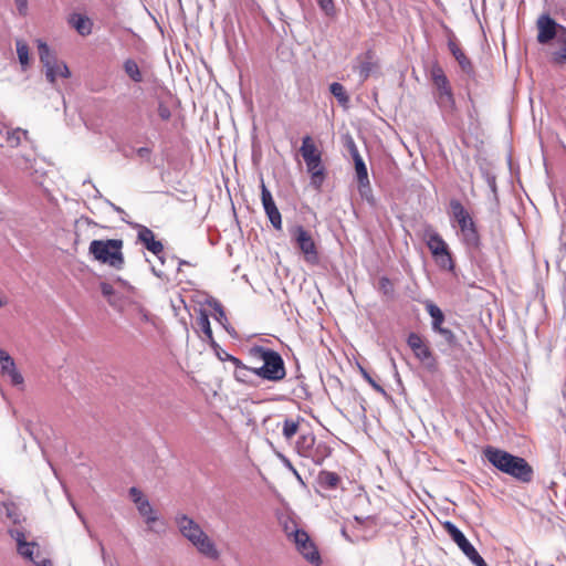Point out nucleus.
Wrapping results in <instances>:
<instances>
[{"label": "nucleus", "instance_id": "1", "mask_svg": "<svg viewBox=\"0 0 566 566\" xmlns=\"http://www.w3.org/2000/svg\"><path fill=\"white\" fill-rule=\"evenodd\" d=\"M483 454L494 468L515 480L522 483H530L533 480L534 470L524 458L491 446L483 450Z\"/></svg>", "mask_w": 566, "mask_h": 566}, {"label": "nucleus", "instance_id": "2", "mask_svg": "<svg viewBox=\"0 0 566 566\" xmlns=\"http://www.w3.org/2000/svg\"><path fill=\"white\" fill-rule=\"evenodd\" d=\"M175 523L181 535L187 538L201 555L212 560H217L220 557L213 541L195 520L186 514H177L175 516Z\"/></svg>", "mask_w": 566, "mask_h": 566}, {"label": "nucleus", "instance_id": "3", "mask_svg": "<svg viewBox=\"0 0 566 566\" xmlns=\"http://www.w3.org/2000/svg\"><path fill=\"white\" fill-rule=\"evenodd\" d=\"M250 354L252 357L263 361L261 367L253 369L254 375L273 382L281 381L285 378V364L277 352L264 346H254L250 349Z\"/></svg>", "mask_w": 566, "mask_h": 566}, {"label": "nucleus", "instance_id": "4", "mask_svg": "<svg viewBox=\"0 0 566 566\" xmlns=\"http://www.w3.org/2000/svg\"><path fill=\"white\" fill-rule=\"evenodd\" d=\"M123 247L122 239L93 240L90 243L88 252L99 263L122 270L125 264Z\"/></svg>", "mask_w": 566, "mask_h": 566}, {"label": "nucleus", "instance_id": "5", "mask_svg": "<svg viewBox=\"0 0 566 566\" xmlns=\"http://www.w3.org/2000/svg\"><path fill=\"white\" fill-rule=\"evenodd\" d=\"M450 213L459 227V235L462 242L472 249L480 247V234L478 227L464 206L457 199L450 201Z\"/></svg>", "mask_w": 566, "mask_h": 566}, {"label": "nucleus", "instance_id": "6", "mask_svg": "<svg viewBox=\"0 0 566 566\" xmlns=\"http://www.w3.org/2000/svg\"><path fill=\"white\" fill-rule=\"evenodd\" d=\"M430 78L437 88L436 102L440 109L448 114H454L457 105L452 87L443 69L438 63L431 66Z\"/></svg>", "mask_w": 566, "mask_h": 566}, {"label": "nucleus", "instance_id": "7", "mask_svg": "<svg viewBox=\"0 0 566 566\" xmlns=\"http://www.w3.org/2000/svg\"><path fill=\"white\" fill-rule=\"evenodd\" d=\"M422 239L436 263L443 270L452 271L454 269V262L448 244L432 226L428 224L424 227Z\"/></svg>", "mask_w": 566, "mask_h": 566}, {"label": "nucleus", "instance_id": "8", "mask_svg": "<svg viewBox=\"0 0 566 566\" xmlns=\"http://www.w3.org/2000/svg\"><path fill=\"white\" fill-rule=\"evenodd\" d=\"M289 232L293 243L303 254L304 260L310 264H317L318 250L311 231L301 224H294L289 228Z\"/></svg>", "mask_w": 566, "mask_h": 566}, {"label": "nucleus", "instance_id": "9", "mask_svg": "<svg viewBox=\"0 0 566 566\" xmlns=\"http://www.w3.org/2000/svg\"><path fill=\"white\" fill-rule=\"evenodd\" d=\"M407 344L412 350L415 357L422 364V366L434 373L438 369V360L427 339L417 333H410L407 337Z\"/></svg>", "mask_w": 566, "mask_h": 566}, {"label": "nucleus", "instance_id": "10", "mask_svg": "<svg viewBox=\"0 0 566 566\" xmlns=\"http://www.w3.org/2000/svg\"><path fill=\"white\" fill-rule=\"evenodd\" d=\"M560 28L565 27L558 24L549 14H541L536 20L537 42L544 45L549 43L552 40L556 41L560 33Z\"/></svg>", "mask_w": 566, "mask_h": 566}, {"label": "nucleus", "instance_id": "11", "mask_svg": "<svg viewBox=\"0 0 566 566\" xmlns=\"http://www.w3.org/2000/svg\"><path fill=\"white\" fill-rule=\"evenodd\" d=\"M292 541L298 553L302 554L307 562L316 566L321 564L319 553L305 531L302 530L300 533H295V537Z\"/></svg>", "mask_w": 566, "mask_h": 566}, {"label": "nucleus", "instance_id": "12", "mask_svg": "<svg viewBox=\"0 0 566 566\" xmlns=\"http://www.w3.org/2000/svg\"><path fill=\"white\" fill-rule=\"evenodd\" d=\"M426 310L432 318V329L439 333L448 344L453 345L455 343V335L451 329L442 327L444 314L440 307L433 303H428Z\"/></svg>", "mask_w": 566, "mask_h": 566}, {"label": "nucleus", "instance_id": "13", "mask_svg": "<svg viewBox=\"0 0 566 566\" xmlns=\"http://www.w3.org/2000/svg\"><path fill=\"white\" fill-rule=\"evenodd\" d=\"M261 200L264 208V211L271 222V224L276 230H282V217L281 213L273 200V197L270 190L266 188L265 184L261 182Z\"/></svg>", "mask_w": 566, "mask_h": 566}, {"label": "nucleus", "instance_id": "14", "mask_svg": "<svg viewBox=\"0 0 566 566\" xmlns=\"http://www.w3.org/2000/svg\"><path fill=\"white\" fill-rule=\"evenodd\" d=\"M443 528L447 531L450 537L454 541V543L459 546V548L468 558H470V556H473L478 552L473 547V545L468 541L464 534L453 523H443Z\"/></svg>", "mask_w": 566, "mask_h": 566}, {"label": "nucleus", "instance_id": "15", "mask_svg": "<svg viewBox=\"0 0 566 566\" xmlns=\"http://www.w3.org/2000/svg\"><path fill=\"white\" fill-rule=\"evenodd\" d=\"M38 50H39L40 61L45 67L46 80L51 84H54L55 83V60L56 59L51 53L49 45L41 40H38Z\"/></svg>", "mask_w": 566, "mask_h": 566}, {"label": "nucleus", "instance_id": "16", "mask_svg": "<svg viewBox=\"0 0 566 566\" xmlns=\"http://www.w3.org/2000/svg\"><path fill=\"white\" fill-rule=\"evenodd\" d=\"M1 374L8 376L13 386L22 385L24 379L15 367L13 358L3 349H0Z\"/></svg>", "mask_w": 566, "mask_h": 566}, {"label": "nucleus", "instance_id": "17", "mask_svg": "<svg viewBox=\"0 0 566 566\" xmlns=\"http://www.w3.org/2000/svg\"><path fill=\"white\" fill-rule=\"evenodd\" d=\"M549 62L553 65H566V28H560V33L549 53Z\"/></svg>", "mask_w": 566, "mask_h": 566}, {"label": "nucleus", "instance_id": "18", "mask_svg": "<svg viewBox=\"0 0 566 566\" xmlns=\"http://www.w3.org/2000/svg\"><path fill=\"white\" fill-rule=\"evenodd\" d=\"M137 238L145 245V248L155 255H159L164 252L163 243L155 239V234L149 228L145 226H138Z\"/></svg>", "mask_w": 566, "mask_h": 566}, {"label": "nucleus", "instance_id": "19", "mask_svg": "<svg viewBox=\"0 0 566 566\" xmlns=\"http://www.w3.org/2000/svg\"><path fill=\"white\" fill-rule=\"evenodd\" d=\"M354 163L358 181V189L360 195L365 196L367 191H370V182L368 178L367 167L357 151L354 153Z\"/></svg>", "mask_w": 566, "mask_h": 566}, {"label": "nucleus", "instance_id": "20", "mask_svg": "<svg viewBox=\"0 0 566 566\" xmlns=\"http://www.w3.org/2000/svg\"><path fill=\"white\" fill-rule=\"evenodd\" d=\"M376 67L375 62V52L373 50H368L365 53L357 56V71L359 73V76L361 81H366L369 76L373 70Z\"/></svg>", "mask_w": 566, "mask_h": 566}, {"label": "nucleus", "instance_id": "21", "mask_svg": "<svg viewBox=\"0 0 566 566\" xmlns=\"http://www.w3.org/2000/svg\"><path fill=\"white\" fill-rule=\"evenodd\" d=\"M307 172L311 176V185L321 190L323 182L326 178V169L323 165L322 158L315 161L306 163Z\"/></svg>", "mask_w": 566, "mask_h": 566}, {"label": "nucleus", "instance_id": "22", "mask_svg": "<svg viewBox=\"0 0 566 566\" xmlns=\"http://www.w3.org/2000/svg\"><path fill=\"white\" fill-rule=\"evenodd\" d=\"M300 153L305 164L322 158V151L317 148L311 136L303 137Z\"/></svg>", "mask_w": 566, "mask_h": 566}, {"label": "nucleus", "instance_id": "23", "mask_svg": "<svg viewBox=\"0 0 566 566\" xmlns=\"http://www.w3.org/2000/svg\"><path fill=\"white\" fill-rule=\"evenodd\" d=\"M316 442V438L312 432L303 433L295 443L296 452L304 458L311 455V451Z\"/></svg>", "mask_w": 566, "mask_h": 566}, {"label": "nucleus", "instance_id": "24", "mask_svg": "<svg viewBox=\"0 0 566 566\" xmlns=\"http://www.w3.org/2000/svg\"><path fill=\"white\" fill-rule=\"evenodd\" d=\"M70 24L83 36L92 33V21L82 14H73L70 18Z\"/></svg>", "mask_w": 566, "mask_h": 566}, {"label": "nucleus", "instance_id": "25", "mask_svg": "<svg viewBox=\"0 0 566 566\" xmlns=\"http://www.w3.org/2000/svg\"><path fill=\"white\" fill-rule=\"evenodd\" d=\"M196 327L197 332H201L209 343H214L209 315L205 310L199 311V314L196 318Z\"/></svg>", "mask_w": 566, "mask_h": 566}, {"label": "nucleus", "instance_id": "26", "mask_svg": "<svg viewBox=\"0 0 566 566\" xmlns=\"http://www.w3.org/2000/svg\"><path fill=\"white\" fill-rule=\"evenodd\" d=\"M332 454V448L325 442H315L311 455L307 458L311 459L316 464H322L325 459H327Z\"/></svg>", "mask_w": 566, "mask_h": 566}, {"label": "nucleus", "instance_id": "27", "mask_svg": "<svg viewBox=\"0 0 566 566\" xmlns=\"http://www.w3.org/2000/svg\"><path fill=\"white\" fill-rule=\"evenodd\" d=\"M304 419L300 416L296 418H285L282 424V434L286 440H291L298 432L301 422Z\"/></svg>", "mask_w": 566, "mask_h": 566}, {"label": "nucleus", "instance_id": "28", "mask_svg": "<svg viewBox=\"0 0 566 566\" xmlns=\"http://www.w3.org/2000/svg\"><path fill=\"white\" fill-rule=\"evenodd\" d=\"M123 69L125 74L135 83H140L144 81L143 73L137 64V62L133 59H126L123 63Z\"/></svg>", "mask_w": 566, "mask_h": 566}, {"label": "nucleus", "instance_id": "29", "mask_svg": "<svg viewBox=\"0 0 566 566\" xmlns=\"http://www.w3.org/2000/svg\"><path fill=\"white\" fill-rule=\"evenodd\" d=\"M318 482L322 486L334 490L338 488L340 478L337 473L331 471H322L318 474Z\"/></svg>", "mask_w": 566, "mask_h": 566}, {"label": "nucleus", "instance_id": "30", "mask_svg": "<svg viewBox=\"0 0 566 566\" xmlns=\"http://www.w3.org/2000/svg\"><path fill=\"white\" fill-rule=\"evenodd\" d=\"M137 506V510L139 514L145 518V522L150 525L155 523L158 517L155 513V510L150 505L149 501L146 499L145 501L140 502Z\"/></svg>", "mask_w": 566, "mask_h": 566}, {"label": "nucleus", "instance_id": "31", "mask_svg": "<svg viewBox=\"0 0 566 566\" xmlns=\"http://www.w3.org/2000/svg\"><path fill=\"white\" fill-rule=\"evenodd\" d=\"M17 46V54L19 57V62L22 65V67L25 70L29 66V46L23 40H17L15 42Z\"/></svg>", "mask_w": 566, "mask_h": 566}, {"label": "nucleus", "instance_id": "32", "mask_svg": "<svg viewBox=\"0 0 566 566\" xmlns=\"http://www.w3.org/2000/svg\"><path fill=\"white\" fill-rule=\"evenodd\" d=\"M329 91L342 105H346L349 102V96L347 95L344 86L340 83H332L329 86Z\"/></svg>", "mask_w": 566, "mask_h": 566}, {"label": "nucleus", "instance_id": "33", "mask_svg": "<svg viewBox=\"0 0 566 566\" xmlns=\"http://www.w3.org/2000/svg\"><path fill=\"white\" fill-rule=\"evenodd\" d=\"M453 57L457 60L463 72H465L467 74H472L474 72L470 59L465 55V53L462 50L457 54H453Z\"/></svg>", "mask_w": 566, "mask_h": 566}, {"label": "nucleus", "instance_id": "34", "mask_svg": "<svg viewBox=\"0 0 566 566\" xmlns=\"http://www.w3.org/2000/svg\"><path fill=\"white\" fill-rule=\"evenodd\" d=\"M253 369L254 368H252V367H248L247 365H243L239 369H234L233 376L237 381L243 382V384H249L250 376H251V374H253Z\"/></svg>", "mask_w": 566, "mask_h": 566}, {"label": "nucleus", "instance_id": "35", "mask_svg": "<svg viewBox=\"0 0 566 566\" xmlns=\"http://www.w3.org/2000/svg\"><path fill=\"white\" fill-rule=\"evenodd\" d=\"M34 549H35L34 543H27L24 541L18 539V552L21 556L32 560Z\"/></svg>", "mask_w": 566, "mask_h": 566}, {"label": "nucleus", "instance_id": "36", "mask_svg": "<svg viewBox=\"0 0 566 566\" xmlns=\"http://www.w3.org/2000/svg\"><path fill=\"white\" fill-rule=\"evenodd\" d=\"M27 132L25 130H22L20 128L18 129H14V130H11V132H8L7 134V142L8 144L11 146V147H17L20 145L21 143V137L22 136H27Z\"/></svg>", "mask_w": 566, "mask_h": 566}, {"label": "nucleus", "instance_id": "37", "mask_svg": "<svg viewBox=\"0 0 566 566\" xmlns=\"http://www.w3.org/2000/svg\"><path fill=\"white\" fill-rule=\"evenodd\" d=\"M283 531L290 539H293L295 533H300L302 530H298L293 521H287L283 524Z\"/></svg>", "mask_w": 566, "mask_h": 566}, {"label": "nucleus", "instance_id": "38", "mask_svg": "<svg viewBox=\"0 0 566 566\" xmlns=\"http://www.w3.org/2000/svg\"><path fill=\"white\" fill-rule=\"evenodd\" d=\"M379 290L386 295H391L394 293V285L388 277L382 276L379 280Z\"/></svg>", "mask_w": 566, "mask_h": 566}, {"label": "nucleus", "instance_id": "39", "mask_svg": "<svg viewBox=\"0 0 566 566\" xmlns=\"http://www.w3.org/2000/svg\"><path fill=\"white\" fill-rule=\"evenodd\" d=\"M319 8L325 12L327 15H334L335 13V6L333 0H316Z\"/></svg>", "mask_w": 566, "mask_h": 566}, {"label": "nucleus", "instance_id": "40", "mask_svg": "<svg viewBox=\"0 0 566 566\" xmlns=\"http://www.w3.org/2000/svg\"><path fill=\"white\" fill-rule=\"evenodd\" d=\"M71 73H70V70L67 67V65L63 62H57L55 60V78L57 76H61V77H70Z\"/></svg>", "mask_w": 566, "mask_h": 566}, {"label": "nucleus", "instance_id": "41", "mask_svg": "<svg viewBox=\"0 0 566 566\" xmlns=\"http://www.w3.org/2000/svg\"><path fill=\"white\" fill-rule=\"evenodd\" d=\"M157 113H158V116L160 117V119L166 120V122L169 120L171 117V112H170L168 105H166L164 102L158 103Z\"/></svg>", "mask_w": 566, "mask_h": 566}, {"label": "nucleus", "instance_id": "42", "mask_svg": "<svg viewBox=\"0 0 566 566\" xmlns=\"http://www.w3.org/2000/svg\"><path fill=\"white\" fill-rule=\"evenodd\" d=\"M129 496L136 505L146 500L142 491L135 486L129 489Z\"/></svg>", "mask_w": 566, "mask_h": 566}, {"label": "nucleus", "instance_id": "43", "mask_svg": "<svg viewBox=\"0 0 566 566\" xmlns=\"http://www.w3.org/2000/svg\"><path fill=\"white\" fill-rule=\"evenodd\" d=\"M101 292L102 294L108 298V302L112 304L111 296L114 294V287L106 282H103L101 284Z\"/></svg>", "mask_w": 566, "mask_h": 566}, {"label": "nucleus", "instance_id": "44", "mask_svg": "<svg viewBox=\"0 0 566 566\" xmlns=\"http://www.w3.org/2000/svg\"><path fill=\"white\" fill-rule=\"evenodd\" d=\"M214 310H216V312H217V317H216V318H217L221 324H223V322H227V315H226V313H224V310H223L222 305H221V304H219V303H217V304H216V306H214Z\"/></svg>", "mask_w": 566, "mask_h": 566}, {"label": "nucleus", "instance_id": "45", "mask_svg": "<svg viewBox=\"0 0 566 566\" xmlns=\"http://www.w3.org/2000/svg\"><path fill=\"white\" fill-rule=\"evenodd\" d=\"M15 7L20 14L25 15L28 11V1L27 0H14Z\"/></svg>", "mask_w": 566, "mask_h": 566}, {"label": "nucleus", "instance_id": "46", "mask_svg": "<svg viewBox=\"0 0 566 566\" xmlns=\"http://www.w3.org/2000/svg\"><path fill=\"white\" fill-rule=\"evenodd\" d=\"M448 48L451 52V54H457L458 52H460L462 49L460 48L459 43L457 42V40L454 39H450L449 42H448Z\"/></svg>", "mask_w": 566, "mask_h": 566}, {"label": "nucleus", "instance_id": "47", "mask_svg": "<svg viewBox=\"0 0 566 566\" xmlns=\"http://www.w3.org/2000/svg\"><path fill=\"white\" fill-rule=\"evenodd\" d=\"M475 566H488L485 560L480 556V554L476 552L473 556H470L469 558Z\"/></svg>", "mask_w": 566, "mask_h": 566}, {"label": "nucleus", "instance_id": "48", "mask_svg": "<svg viewBox=\"0 0 566 566\" xmlns=\"http://www.w3.org/2000/svg\"><path fill=\"white\" fill-rule=\"evenodd\" d=\"M227 360L234 366V369H239L244 365L239 358L232 355H227Z\"/></svg>", "mask_w": 566, "mask_h": 566}, {"label": "nucleus", "instance_id": "49", "mask_svg": "<svg viewBox=\"0 0 566 566\" xmlns=\"http://www.w3.org/2000/svg\"><path fill=\"white\" fill-rule=\"evenodd\" d=\"M365 379L377 390L381 391V387L366 373L364 371Z\"/></svg>", "mask_w": 566, "mask_h": 566}, {"label": "nucleus", "instance_id": "50", "mask_svg": "<svg viewBox=\"0 0 566 566\" xmlns=\"http://www.w3.org/2000/svg\"><path fill=\"white\" fill-rule=\"evenodd\" d=\"M8 304V300L2 293L0 292V307H3Z\"/></svg>", "mask_w": 566, "mask_h": 566}]
</instances>
